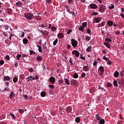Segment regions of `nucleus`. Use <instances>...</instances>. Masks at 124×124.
<instances>
[{"mask_svg":"<svg viewBox=\"0 0 124 124\" xmlns=\"http://www.w3.org/2000/svg\"><path fill=\"white\" fill-rule=\"evenodd\" d=\"M24 16L27 20H32V19H34V16L31 13H26L24 14Z\"/></svg>","mask_w":124,"mask_h":124,"instance_id":"1","label":"nucleus"},{"mask_svg":"<svg viewBox=\"0 0 124 124\" xmlns=\"http://www.w3.org/2000/svg\"><path fill=\"white\" fill-rule=\"evenodd\" d=\"M38 79V76L36 75L34 77H33L32 76H30L26 78V80L27 82H31L33 80H37Z\"/></svg>","mask_w":124,"mask_h":124,"instance_id":"2","label":"nucleus"},{"mask_svg":"<svg viewBox=\"0 0 124 124\" xmlns=\"http://www.w3.org/2000/svg\"><path fill=\"white\" fill-rule=\"evenodd\" d=\"M71 41L72 46H73L74 48H75V47H77V46L78 45V41H76V40H75V39L74 38L71 39Z\"/></svg>","mask_w":124,"mask_h":124,"instance_id":"3","label":"nucleus"},{"mask_svg":"<svg viewBox=\"0 0 124 124\" xmlns=\"http://www.w3.org/2000/svg\"><path fill=\"white\" fill-rule=\"evenodd\" d=\"M83 71L85 72H88V71H90V67H89V64H87V65L83 66Z\"/></svg>","mask_w":124,"mask_h":124,"instance_id":"4","label":"nucleus"},{"mask_svg":"<svg viewBox=\"0 0 124 124\" xmlns=\"http://www.w3.org/2000/svg\"><path fill=\"white\" fill-rule=\"evenodd\" d=\"M99 12H101L102 13H103L104 12H105V8L104 6L101 5L99 8Z\"/></svg>","mask_w":124,"mask_h":124,"instance_id":"5","label":"nucleus"},{"mask_svg":"<svg viewBox=\"0 0 124 124\" xmlns=\"http://www.w3.org/2000/svg\"><path fill=\"white\" fill-rule=\"evenodd\" d=\"M69 62L71 65H74L75 64V59L74 58H70Z\"/></svg>","mask_w":124,"mask_h":124,"instance_id":"6","label":"nucleus"},{"mask_svg":"<svg viewBox=\"0 0 124 124\" xmlns=\"http://www.w3.org/2000/svg\"><path fill=\"white\" fill-rule=\"evenodd\" d=\"M49 81L52 83V84H54L56 82V78L54 77H51L49 78Z\"/></svg>","mask_w":124,"mask_h":124,"instance_id":"7","label":"nucleus"},{"mask_svg":"<svg viewBox=\"0 0 124 124\" xmlns=\"http://www.w3.org/2000/svg\"><path fill=\"white\" fill-rule=\"evenodd\" d=\"M99 70L100 71V75H102L104 73V68L103 66H100L99 67Z\"/></svg>","mask_w":124,"mask_h":124,"instance_id":"8","label":"nucleus"},{"mask_svg":"<svg viewBox=\"0 0 124 124\" xmlns=\"http://www.w3.org/2000/svg\"><path fill=\"white\" fill-rule=\"evenodd\" d=\"M72 53L73 55H75L77 58L79 57V55L80 54V53L77 50H73Z\"/></svg>","mask_w":124,"mask_h":124,"instance_id":"9","label":"nucleus"},{"mask_svg":"<svg viewBox=\"0 0 124 124\" xmlns=\"http://www.w3.org/2000/svg\"><path fill=\"white\" fill-rule=\"evenodd\" d=\"M90 7L92 9H96L97 8V5L95 4L92 3L90 5Z\"/></svg>","mask_w":124,"mask_h":124,"instance_id":"10","label":"nucleus"},{"mask_svg":"<svg viewBox=\"0 0 124 124\" xmlns=\"http://www.w3.org/2000/svg\"><path fill=\"white\" fill-rule=\"evenodd\" d=\"M119 76L120 73H119V72L118 71H116L114 73V77L115 78H118V77H119Z\"/></svg>","mask_w":124,"mask_h":124,"instance_id":"11","label":"nucleus"},{"mask_svg":"<svg viewBox=\"0 0 124 124\" xmlns=\"http://www.w3.org/2000/svg\"><path fill=\"white\" fill-rule=\"evenodd\" d=\"M36 60L37 61H38L39 62H42V56H40V55H38L36 57Z\"/></svg>","mask_w":124,"mask_h":124,"instance_id":"12","label":"nucleus"},{"mask_svg":"<svg viewBox=\"0 0 124 124\" xmlns=\"http://www.w3.org/2000/svg\"><path fill=\"white\" fill-rule=\"evenodd\" d=\"M16 5L19 7H22V6H23V3L21 1H18L16 3Z\"/></svg>","mask_w":124,"mask_h":124,"instance_id":"13","label":"nucleus"},{"mask_svg":"<svg viewBox=\"0 0 124 124\" xmlns=\"http://www.w3.org/2000/svg\"><path fill=\"white\" fill-rule=\"evenodd\" d=\"M58 37H59V38H60L61 39H62V38H63V37H64V35H63V34L62 33H59L58 35H57Z\"/></svg>","mask_w":124,"mask_h":124,"instance_id":"14","label":"nucleus"},{"mask_svg":"<svg viewBox=\"0 0 124 124\" xmlns=\"http://www.w3.org/2000/svg\"><path fill=\"white\" fill-rule=\"evenodd\" d=\"M37 47H38V51L39 52V53L42 54L43 52L42 51V47H41V46L37 45Z\"/></svg>","mask_w":124,"mask_h":124,"instance_id":"15","label":"nucleus"},{"mask_svg":"<svg viewBox=\"0 0 124 124\" xmlns=\"http://www.w3.org/2000/svg\"><path fill=\"white\" fill-rule=\"evenodd\" d=\"M3 81L6 82V81H10V78L9 76H5L4 77Z\"/></svg>","mask_w":124,"mask_h":124,"instance_id":"16","label":"nucleus"},{"mask_svg":"<svg viewBox=\"0 0 124 124\" xmlns=\"http://www.w3.org/2000/svg\"><path fill=\"white\" fill-rule=\"evenodd\" d=\"M64 80L66 85H70V82H69V79H68L67 78H64Z\"/></svg>","mask_w":124,"mask_h":124,"instance_id":"17","label":"nucleus"},{"mask_svg":"<svg viewBox=\"0 0 124 124\" xmlns=\"http://www.w3.org/2000/svg\"><path fill=\"white\" fill-rule=\"evenodd\" d=\"M94 20L96 23H99V22L101 21V19L100 18V17H95L94 18Z\"/></svg>","mask_w":124,"mask_h":124,"instance_id":"18","label":"nucleus"},{"mask_svg":"<svg viewBox=\"0 0 124 124\" xmlns=\"http://www.w3.org/2000/svg\"><path fill=\"white\" fill-rule=\"evenodd\" d=\"M71 84H72L73 85H77V80L75 79H72Z\"/></svg>","mask_w":124,"mask_h":124,"instance_id":"19","label":"nucleus"},{"mask_svg":"<svg viewBox=\"0 0 124 124\" xmlns=\"http://www.w3.org/2000/svg\"><path fill=\"white\" fill-rule=\"evenodd\" d=\"M9 97L11 99L13 98V97H15V93H13V92H11L10 93Z\"/></svg>","mask_w":124,"mask_h":124,"instance_id":"20","label":"nucleus"},{"mask_svg":"<svg viewBox=\"0 0 124 124\" xmlns=\"http://www.w3.org/2000/svg\"><path fill=\"white\" fill-rule=\"evenodd\" d=\"M105 25V23L103 22L97 25V28H100V27H103Z\"/></svg>","mask_w":124,"mask_h":124,"instance_id":"21","label":"nucleus"},{"mask_svg":"<svg viewBox=\"0 0 124 124\" xmlns=\"http://www.w3.org/2000/svg\"><path fill=\"white\" fill-rule=\"evenodd\" d=\"M115 8V5L113 4H111L110 6L108 7L109 10H111V9H114Z\"/></svg>","mask_w":124,"mask_h":124,"instance_id":"22","label":"nucleus"},{"mask_svg":"<svg viewBox=\"0 0 124 124\" xmlns=\"http://www.w3.org/2000/svg\"><path fill=\"white\" fill-rule=\"evenodd\" d=\"M81 27H82L83 28H84L85 29V28H86V27H87V26H88V24H87V22H83L81 24Z\"/></svg>","mask_w":124,"mask_h":124,"instance_id":"23","label":"nucleus"},{"mask_svg":"<svg viewBox=\"0 0 124 124\" xmlns=\"http://www.w3.org/2000/svg\"><path fill=\"white\" fill-rule=\"evenodd\" d=\"M86 51L87 52H91V51H92V46H88L86 48Z\"/></svg>","mask_w":124,"mask_h":124,"instance_id":"24","label":"nucleus"},{"mask_svg":"<svg viewBox=\"0 0 124 124\" xmlns=\"http://www.w3.org/2000/svg\"><path fill=\"white\" fill-rule=\"evenodd\" d=\"M104 45L107 46L108 49H110L111 48V46H110V44H109L108 43H104Z\"/></svg>","mask_w":124,"mask_h":124,"instance_id":"25","label":"nucleus"},{"mask_svg":"<svg viewBox=\"0 0 124 124\" xmlns=\"http://www.w3.org/2000/svg\"><path fill=\"white\" fill-rule=\"evenodd\" d=\"M105 124V120L104 119H101L99 121V124Z\"/></svg>","mask_w":124,"mask_h":124,"instance_id":"26","label":"nucleus"},{"mask_svg":"<svg viewBox=\"0 0 124 124\" xmlns=\"http://www.w3.org/2000/svg\"><path fill=\"white\" fill-rule=\"evenodd\" d=\"M96 120H97V121H100L101 119V117L98 116V114H96Z\"/></svg>","mask_w":124,"mask_h":124,"instance_id":"27","label":"nucleus"},{"mask_svg":"<svg viewBox=\"0 0 124 124\" xmlns=\"http://www.w3.org/2000/svg\"><path fill=\"white\" fill-rule=\"evenodd\" d=\"M40 27H41V28H45L47 27V24L44 22L42 24H41Z\"/></svg>","mask_w":124,"mask_h":124,"instance_id":"28","label":"nucleus"},{"mask_svg":"<svg viewBox=\"0 0 124 124\" xmlns=\"http://www.w3.org/2000/svg\"><path fill=\"white\" fill-rule=\"evenodd\" d=\"M20 33L21 35H20L19 36L20 37H21L22 38H23V37H24V36H25V32L23 31H20Z\"/></svg>","mask_w":124,"mask_h":124,"instance_id":"29","label":"nucleus"},{"mask_svg":"<svg viewBox=\"0 0 124 124\" xmlns=\"http://www.w3.org/2000/svg\"><path fill=\"white\" fill-rule=\"evenodd\" d=\"M72 108L71 107H68L66 108L67 112H71Z\"/></svg>","mask_w":124,"mask_h":124,"instance_id":"30","label":"nucleus"},{"mask_svg":"<svg viewBox=\"0 0 124 124\" xmlns=\"http://www.w3.org/2000/svg\"><path fill=\"white\" fill-rule=\"evenodd\" d=\"M85 40L86 41H90L91 40V37L89 36H85Z\"/></svg>","mask_w":124,"mask_h":124,"instance_id":"31","label":"nucleus"},{"mask_svg":"<svg viewBox=\"0 0 124 124\" xmlns=\"http://www.w3.org/2000/svg\"><path fill=\"white\" fill-rule=\"evenodd\" d=\"M41 95L43 97H44V96H46V92H42L41 93Z\"/></svg>","mask_w":124,"mask_h":124,"instance_id":"32","label":"nucleus"},{"mask_svg":"<svg viewBox=\"0 0 124 124\" xmlns=\"http://www.w3.org/2000/svg\"><path fill=\"white\" fill-rule=\"evenodd\" d=\"M108 26H113V21L109 20L108 21Z\"/></svg>","mask_w":124,"mask_h":124,"instance_id":"33","label":"nucleus"},{"mask_svg":"<svg viewBox=\"0 0 124 124\" xmlns=\"http://www.w3.org/2000/svg\"><path fill=\"white\" fill-rule=\"evenodd\" d=\"M84 27L83 26H80L78 28V31H80L84 32Z\"/></svg>","mask_w":124,"mask_h":124,"instance_id":"34","label":"nucleus"},{"mask_svg":"<svg viewBox=\"0 0 124 124\" xmlns=\"http://www.w3.org/2000/svg\"><path fill=\"white\" fill-rule=\"evenodd\" d=\"M10 116L14 120H15L16 119V117H15V115L13 113H10Z\"/></svg>","mask_w":124,"mask_h":124,"instance_id":"35","label":"nucleus"},{"mask_svg":"<svg viewBox=\"0 0 124 124\" xmlns=\"http://www.w3.org/2000/svg\"><path fill=\"white\" fill-rule=\"evenodd\" d=\"M58 38H56L55 40L53 42V45L54 46H56L57 45V43H58Z\"/></svg>","mask_w":124,"mask_h":124,"instance_id":"36","label":"nucleus"},{"mask_svg":"<svg viewBox=\"0 0 124 124\" xmlns=\"http://www.w3.org/2000/svg\"><path fill=\"white\" fill-rule=\"evenodd\" d=\"M73 78H75V79H77L78 78V74L75 73L73 75Z\"/></svg>","mask_w":124,"mask_h":124,"instance_id":"37","label":"nucleus"},{"mask_svg":"<svg viewBox=\"0 0 124 124\" xmlns=\"http://www.w3.org/2000/svg\"><path fill=\"white\" fill-rule=\"evenodd\" d=\"M12 12V10L11 9H7L6 13H8V14H10Z\"/></svg>","mask_w":124,"mask_h":124,"instance_id":"38","label":"nucleus"},{"mask_svg":"<svg viewBox=\"0 0 124 124\" xmlns=\"http://www.w3.org/2000/svg\"><path fill=\"white\" fill-rule=\"evenodd\" d=\"M113 85L114 87H118V82H117L116 80H114L113 81Z\"/></svg>","mask_w":124,"mask_h":124,"instance_id":"39","label":"nucleus"},{"mask_svg":"<svg viewBox=\"0 0 124 124\" xmlns=\"http://www.w3.org/2000/svg\"><path fill=\"white\" fill-rule=\"evenodd\" d=\"M29 52L30 55H32V54H36L35 52H34L33 50H29Z\"/></svg>","mask_w":124,"mask_h":124,"instance_id":"40","label":"nucleus"},{"mask_svg":"<svg viewBox=\"0 0 124 124\" xmlns=\"http://www.w3.org/2000/svg\"><path fill=\"white\" fill-rule=\"evenodd\" d=\"M21 57H22V55H21V54H17V55L16 56V58L17 60H20Z\"/></svg>","mask_w":124,"mask_h":124,"instance_id":"41","label":"nucleus"},{"mask_svg":"<svg viewBox=\"0 0 124 124\" xmlns=\"http://www.w3.org/2000/svg\"><path fill=\"white\" fill-rule=\"evenodd\" d=\"M17 81H18V78L14 77L13 78V82H14V83H16V82H17Z\"/></svg>","mask_w":124,"mask_h":124,"instance_id":"42","label":"nucleus"},{"mask_svg":"<svg viewBox=\"0 0 124 124\" xmlns=\"http://www.w3.org/2000/svg\"><path fill=\"white\" fill-rule=\"evenodd\" d=\"M48 87L49 88H50V89H51L52 90H54V89H55V86H54V85H49Z\"/></svg>","mask_w":124,"mask_h":124,"instance_id":"43","label":"nucleus"},{"mask_svg":"<svg viewBox=\"0 0 124 124\" xmlns=\"http://www.w3.org/2000/svg\"><path fill=\"white\" fill-rule=\"evenodd\" d=\"M23 42L24 44H27L28 43V39H23Z\"/></svg>","mask_w":124,"mask_h":124,"instance_id":"44","label":"nucleus"},{"mask_svg":"<svg viewBox=\"0 0 124 124\" xmlns=\"http://www.w3.org/2000/svg\"><path fill=\"white\" fill-rule=\"evenodd\" d=\"M80 121V118L79 117H77L75 119V122H76L78 123H79Z\"/></svg>","mask_w":124,"mask_h":124,"instance_id":"45","label":"nucleus"},{"mask_svg":"<svg viewBox=\"0 0 124 124\" xmlns=\"http://www.w3.org/2000/svg\"><path fill=\"white\" fill-rule=\"evenodd\" d=\"M107 86L108 88H109L110 87H112V83L110 82H108L107 83Z\"/></svg>","mask_w":124,"mask_h":124,"instance_id":"46","label":"nucleus"},{"mask_svg":"<svg viewBox=\"0 0 124 124\" xmlns=\"http://www.w3.org/2000/svg\"><path fill=\"white\" fill-rule=\"evenodd\" d=\"M3 29H4V30H8V29H9V26L7 25H4L3 26Z\"/></svg>","mask_w":124,"mask_h":124,"instance_id":"47","label":"nucleus"},{"mask_svg":"<svg viewBox=\"0 0 124 124\" xmlns=\"http://www.w3.org/2000/svg\"><path fill=\"white\" fill-rule=\"evenodd\" d=\"M24 110H23L22 109H19L18 110V112L20 113V114H23V113H24Z\"/></svg>","mask_w":124,"mask_h":124,"instance_id":"48","label":"nucleus"},{"mask_svg":"<svg viewBox=\"0 0 124 124\" xmlns=\"http://www.w3.org/2000/svg\"><path fill=\"white\" fill-rule=\"evenodd\" d=\"M56 30H57V28L55 27H51V30L52 31H56Z\"/></svg>","mask_w":124,"mask_h":124,"instance_id":"49","label":"nucleus"},{"mask_svg":"<svg viewBox=\"0 0 124 124\" xmlns=\"http://www.w3.org/2000/svg\"><path fill=\"white\" fill-rule=\"evenodd\" d=\"M105 41H106L107 42H112V40H111L110 39L106 38Z\"/></svg>","mask_w":124,"mask_h":124,"instance_id":"50","label":"nucleus"},{"mask_svg":"<svg viewBox=\"0 0 124 124\" xmlns=\"http://www.w3.org/2000/svg\"><path fill=\"white\" fill-rule=\"evenodd\" d=\"M4 92H9V91H10V89H9V88L7 87L6 88L4 89Z\"/></svg>","mask_w":124,"mask_h":124,"instance_id":"51","label":"nucleus"},{"mask_svg":"<svg viewBox=\"0 0 124 124\" xmlns=\"http://www.w3.org/2000/svg\"><path fill=\"white\" fill-rule=\"evenodd\" d=\"M98 89H99V90H102L104 91V92H106V90L105 89H104V88H103L101 86H99Z\"/></svg>","mask_w":124,"mask_h":124,"instance_id":"52","label":"nucleus"},{"mask_svg":"<svg viewBox=\"0 0 124 124\" xmlns=\"http://www.w3.org/2000/svg\"><path fill=\"white\" fill-rule=\"evenodd\" d=\"M25 75H24V74H21V75H20V78H21V79H22V80H24V79L25 78Z\"/></svg>","mask_w":124,"mask_h":124,"instance_id":"53","label":"nucleus"},{"mask_svg":"<svg viewBox=\"0 0 124 124\" xmlns=\"http://www.w3.org/2000/svg\"><path fill=\"white\" fill-rule=\"evenodd\" d=\"M80 59L81 60H83V61H85V60H86V57H83V55H82V54L80 55Z\"/></svg>","mask_w":124,"mask_h":124,"instance_id":"54","label":"nucleus"},{"mask_svg":"<svg viewBox=\"0 0 124 124\" xmlns=\"http://www.w3.org/2000/svg\"><path fill=\"white\" fill-rule=\"evenodd\" d=\"M59 84H62V83H63V80L60 79L59 80Z\"/></svg>","mask_w":124,"mask_h":124,"instance_id":"55","label":"nucleus"},{"mask_svg":"<svg viewBox=\"0 0 124 124\" xmlns=\"http://www.w3.org/2000/svg\"><path fill=\"white\" fill-rule=\"evenodd\" d=\"M103 60H104L105 61H106V62H107V61H108V60H109V58H107V57H106V56H104V57L103 58Z\"/></svg>","mask_w":124,"mask_h":124,"instance_id":"56","label":"nucleus"},{"mask_svg":"<svg viewBox=\"0 0 124 124\" xmlns=\"http://www.w3.org/2000/svg\"><path fill=\"white\" fill-rule=\"evenodd\" d=\"M87 33H88L89 34H91V29H88L87 30Z\"/></svg>","mask_w":124,"mask_h":124,"instance_id":"57","label":"nucleus"},{"mask_svg":"<svg viewBox=\"0 0 124 124\" xmlns=\"http://www.w3.org/2000/svg\"><path fill=\"white\" fill-rule=\"evenodd\" d=\"M97 64V61H94V62L93 63V66H96Z\"/></svg>","mask_w":124,"mask_h":124,"instance_id":"58","label":"nucleus"},{"mask_svg":"<svg viewBox=\"0 0 124 124\" xmlns=\"http://www.w3.org/2000/svg\"><path fill=\"white\" fill-rule=\"evenodd\" d=\"M29 72L32 73V72H33V68H29Z\"/></svg>","mask_w":124,"mask_h":124,"instance_id":"59","label":"nucleus"},{"mask_svg":"<svg viewBox=\"0 0 124 124\" xmlns=\"http://www.w3.org/2000/svg\"><path fill=\"white\" fill-rule=\"evenodd\" d=\"M24 74L25 75V76H29V75H30V74L28 73V71H25L24 73Z\"/></svg>","mask_w":124,"mask_h":124,"instance_id":"60","label":"nucleus"},{"mask_svg":"<svg viewBox=\"0 0 124 124\" xmlns=\"http://www.w3.org/2000/svg\"><path fill=\"white\" fill-rule=\"evenodd\" d=\"M81 77L82 78H84V77H86V73H83L82 74H81Z\"/></svg>","mask_w":124,"mask_h":124,"instance_id":"61","label":"nucleus"},{"mask_svg":"<svg viewBox=\"0 0 124 124\" xmlns=\"http://www.w3.org/2000/svg\"><path fill=\"white\" fill-rule=\"evenodd\" d=\"M4 61L3 60L0 61V64L1 65H3V64H4Z\"/></svg>","mask_w":124,"mask_h":124,"instance_id":"62","label":"nucleus"},{"mask_svg":"<svg viewBox=\"0 0 124 124\" xmlns=\"http://www.w3.org/2000/svg\"><path fill=\"white\" fill-rule=\"evenodd\" d=\"M107 64H108V65H111V64H112V62H111V61H108Z\"/></svg>","mask_w":124,"mask_h":124,"instance_id":"63","label":"nucleus"},{"mask_svg":"<svg viewBox=\"0 0 124 124\" xmlns=\"http://www.w3.org/2000/svg\"><path fill=\"white\" fill-rule=\"evenodd\" d=\"M118 124H124V121H119Z\"/></svg>","mask_w":124,"mask_h":124,"instance_id":"64","label":"nucleus"}]
</instances>
